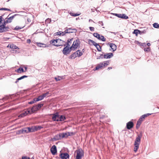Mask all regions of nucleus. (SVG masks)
Returning <instances> with one entry per match:
<instances>
[{
  "instance_id": "nucleus-4",
  "label": "nucleus",
  "mask_w": 159,
  "mask_h": 159,
  "mask_svg": "<svg viewBox=\"0 0 159 159\" xmlns=\"http://www.w3.org/2000/svg\"><path fill=\"white\" fill-rule=\"evenodd\" d=\"M80 42L79 39H77L75 40L74 41L71 47V48H72L73 50H74L80 46Z\"/></svg>"
},
{
  "instance_id": "nucleus-23",
  "label": "nucleus",
  "mask_w": 159,
  "mask_h": 159,
  "mask_svg": "<svg viewBox=\"0 0 159 159\" xmlns=\"http://www.w3.org/2000/svg\"><path fill=\"white\" fill-rule=\"evenodd\" d=\"M142 123V122L138 120L137 122V124L136 126V128L137 129H138L140 127L141 124Z\"/></svg>"
},
{
  "instance_id": "nucleus-20",
  "label": "nucleus",
  "mask_w": 159,
  "mask_h": 159,
  "mask_svg": "<svg viewBox=\"0 0 159 159\" xmlns=\"http://www.w3.org/2000/svg\"><path fill=\"white\" fill-rule=\"evenodd\" d=\"M76 52V53L77 56L78 57H80L83 54L82 52H81L80 50H78Z\"/></svg>"
},
{
  "instance_id": "nucleus-29",
  "label": "nucleus",
  "mask_w": 159,
  "mask_h": 159,
  "mask_svg": "<svg viewBox=\"0 0 159 159\" xmlns=\"http://www.w3.org/2000/svg\"><path fill=\"white\" fill-rule=\"evenodd\" d=\"M17 72L18 73H21L24 72L23 69L22 67H20L17 69Z\"/></svg>"
},
{
  "instance_id": "nucleus-19",
  "label": "nucleus",
  "mask_w": 159,
  "mask_h": 159,
  "mask_svg": "<svg viewBox=\"0 0 159 159\" xmlns=\"http://www.w3.org/2000/svg\"><path fill=\"white\" fill-rule=\"evenodd\" d=\"M73 39V38H72L71 39H68L66 44V46H68L69 47L70 44H71V41Z\"/></svg>"
},
{
  "instance_id": "nucleus-51",
  "label": "nucleus",
  "mask_w": 159,
  "mask_h": 159,
  "mask_svg": "<svg viewBox=\"0 0 159 159\" xmlns=\"http://www.w3.org/2000/svg\"><path fill=\"white\" fill-rule=\"evenodd\" d=\"M144 50L145 52H149L150 50V48L149 47H148L147 48H145L144 49Z\"/></svg>"
},
{
  "instance_id": "nucleus-49",
  "label": "nucleus",
  "mask_w": 159,
  "mask_h": 159,
  "mask_svg": "<svg viewBox=\"0 0 159 159\" xmlns=\"http://www.w3.org/2000/svg\"><path fill=\"white\" fill-rule=\"evenodd\" d=\"M74 133L73 132H68V136H72L73 135H74Z\"/></svg>"
},
{
  "instance_id": "nucleus-32",
  "label": "nucleus",
  "mask_w": 159,
  "mask_h": 159,
  "mask_svg": "<svg viewBox=\"0 0 159 159\" xmlns=\"http://www.w3.org/2000/svg\"><path fill=\"white\" fill-rule=\"evenodd\" d=\"M63 77L58 76L57 77H56L55 78V79L56 80V81H60L63 79Z\"/></svg>"
},
{
  "instance_id": "nucleus-45",
  "label": "nucleus",
  "mask_w": 159,
  "mask_h": 159,
  "mask_svg": "<svg viewBox=\"0 0 159 159\" xmlns=\"http://www.w3.org/2000/svg\"><path fill=\"white\" fill-rule=\"evenodd\" d=\"M6 10V11H11V10L10 9L6 8H0V10Z\"/></svg>"
},
{
  "instance_id": "nucleus-26",
  "label": "nucleus",
  "mask_w": 159,
  "mask_h": 159,
  "mask_svg": "<svg viewBox=\"0 0 159 159\" xmlns=\"http://www.w3.org/2000/svg\"><path fill=\"white\" fill-rule=\"evenodd\" d=\"M59 118V121H63L66 119V117L63 115L60 116Z\"/></svg>"
},
{
  "instance_id": "nucleus-17",
  "label": "nucleus",
  "mask_w": 159,
  "mask_h": 159,
  "mask_svg": "<svg viewBox=\"0 0 159 159\" xmlns=\"http://www.w3.org/2000/svg\"><path fill=\"white\" fill-rule=\"evenodd\" d=\"M110 46L111 49L113 50V51H115L116 49V46L114 43H110Z\"/></svg>"
},
{
  "instance_id": "nucleus-35",
  "label": "nucleus",
  "mask_w": 159,
  "mask_h": 159,
  "mask_svg": "<svg viewBox=\"0 0 159 159\" xmlns=\"http://www.w3.org/2000/svg\"><path fill=\"white\" fill-rule=\"evenodd\" d=\"M4 20V22L2 23V25H0V26H6V24L7 23H9L8 22V21H7V20Z\"/></svg>"
},
{
  "instance_id": "nucleus-47",
  "label": "nucleus",
  "mask_w": 159,
  "mask_h": 159,
  "mask_svg": "<svg viewBox=\"0 0 159 159\" xmlns=\"http://www.w3.org/2000/svg\"><path fill=\"white\" fill-rule=\"evenodd\" d=\"M138 31H139V30H134L133 33L134 34H136V35L137 36V34L138 33Z\"/></svg>"
},
{
  "instance_id": "nucleus-50",
  "label": "nucleus",
  "mask_w": 159,
  "mask_h": 159,
  "mask_svg": "<svg viewBox=\"0 0 159 159\" xmlns=\"http://www.w3.org/2000/svg\"><path fill=\"white\" fill-rule=\"evenodd\" d=\"M98 51L100 52L101 51V46L99 45V46H98V47H97V48H96Z\"/></svg>"
},
{
  "instance_id": "nucleus-15",
  "label": "nucleus",
  "mask_w": 159,
  "mask_h": 159,
  "mask_svg": "<svg viewBox=\"0 0 159 159\" xmlns=\"http://www.w3.org/2000/svg\"><path fill=\"white\" fill-rule=\"evenodd\" d=\"M113 56V54L112 53H107L104 54V58L109 59L112 57Z\"/></svg>"
},
{
  "instance_id": "nucleus-39",
  "label": "nucleus",
  "mask_w": 159,
  "mask_h": 159,
  "mask_svg": "<svg viewBox=\"0 0 159 159\" xmlns=\"http://www.w3.org/2000/svg\"><path fill=\"white\" fill-rule=\"evenodd\" d=\"M42 128V127L41 126H38V127L37 126H34V131H37L38 130Z\"/></svg>"
},
{
  "instance_id": "nucleus-37",
  "label": "nucleus",
  "mask_w": 159,
  "mask_h": 159,
  "mask_svg": "<svg viewBox=\"0 0 159 159\" xmlns=\"http://www.w3.org/2000/svg\"><path fill=\"white\" fill-rule=\"evenodd\" d=\"M62 137L64 138H67L68 137V132L67 133H62Z\"/></svg>"
},
{
  "instance_id": "nucleus-60",
  "label": "nucleus",
  "mask_w": 159,
  "mask_h": 159,
  "mask_svg": "<svg viewBox=\"0 0 159 159\" xmlns=\"http://www.w3.org/2000/svg\"><path fill=\"white\" fill-rule=\"evenodd\" d=\"M31 41L30 39H28L27 40L26 42H27V43H30L31 42Z\"/></svg>"
},
{
  "instance_id": "nucleus-9",
  "label": "nucleus",
  "mask_w": 159,
  "mask_h": 159,
  "mask_svg": "<svg viewBox=\"0 0 159 159\" xmlns=\"http://www.w3.org/2000/svg\"><path fill=\"white\" fill-rule=\"evenodd\" d=\"M65 29H66L65 30V33L66 34L75 33L77 31L75 29L67 28Z\"/></svg>"
},
{
  "instance_id": "nucleus-52",
  "label": "nucleus",
  "mask_w": 159,
  "mask_h": 159,
  "mask_svg": "<svg viewBox=\"0 0 159 159\" xmlns=\"http://www.w3.org/2000/svg\"><path fill=\"white\" fill-rule=\"evenodd\" d=\"M38 98L40 100H41L44 98L42 94L39 96Z\"/></svg>"
},
{
  "instance_id": "nucleus-62",
  "label": "nucleus",
  "mask_w": 159,
  "mask_h": 159,
  "mask_svg": "<svg viewBox=\"0 0 159 159\" xmlns=\"http://www.w3.org/2000/svg\"><path fill=\"white\" fill-rule=\"evenodd\" d=\"M143 116L144 117V118H145V117L148 116V115H147V114H145L144 115H143Z\"/></svg>"
},
{
  "instance_id": "nucleus-46",
  "label": "nucleus",
  "mask_w": 159,
  "mask_h": 159,
  "mask_svg": "<svg viewBox=\"0 0 159 159\" xmlns=\"http://www.w3.org/2000/svg\"><path fill=\"white\" fill-rule=\"evenodd\" d=\"M22 28V27H20L19 26H17L14 29V30H18L21 29Z\"/></svg>"
},
{
  "instance_id": "nucleus-44",
  "label": "nucleus",
  "mask_w": 159,
  "mask_h": 159,
  "mask_svg": "<svg viewBox=\"0 0 159 159\" xmlns=\"http://www.w3.org/2000/svg\"><path fill=\"white\" fill-rule=\"evenodd\" d=\"M28 77L26 75H23L21 77L18 78V80H21L24 78H27Z\"/></svg>"
},
{
  "instance_id": "nucleus-48",
  "label": "nucleus",
  "mask_w": 159,
  "mask_h": 159,
  "mask_svg": "<svg viewBox=\"0 0 159 159\" xmlns=\"http://www.w3.org/2000/svg\"><path fill=\"white\" fill-rule=\"evenodd\" d=\"M66 33H65V31L64 32L62 31H59V35H61L62 36L64 35Z\"/></svg>"
},
{
  "instance_id": "nucleus-55",
  "label": "nucleus",
  "mask_w": 159,
  "mask_h": 159,
  "mask_svg": "<svg viewBox=\"0 0 159 159\" xmlns=\"http://www.w3.org/2000/svg\"><path fill=\"white\" fill-rule=\"evenodd\" d=\"M3 16L4 15H3L2 16H0V23H1L2 21H3L2 19H3Z\"/></svg>"
},
{
  "instance_id": "nucleus-53",
  "label": "nucleus",
  "mask_w": 159,
  "mask_h": 159,
  "mask_svg": "<svg viewBox=\"0 0 159 159\" xmlns=\"http://www.w3.org/2000/svg\"><path fill=\"white\" fill-rule=\"evenodd\" d=\"M58 134L59 135V137L60 139H62V138H63V137H62V133H60L59 134Z\"/></svg>"
},
{
  "instance_id": "nucleus-6",
  "label": "nucleus",
  "mask_w": 159,
  "mask_h": 159,
  "mask_svg": "<svg viewBox=\"0 0 159 159\" xmlns=\"http://www.w3.org/2000/svg\"><path fill=\"white\" fill-rule=\"evenodd\" d=\"M77 155L76 157V159H81L82 157L83 156V152L81 149H79L76 151Z\"/></svg>"
},
{
  "instance_id": "nucleus-34",
  "label": "nucleus",
  "mask_w": 159,
  "mask_h": 159,
  "mask_svg": "<svg viewBox=\"0 0 159 159\" xmlns=\"http://www.w3.org/2000/svg\"><path fill=\"white\" fill-rule=\"evenodd\" d=\"M37 108H38V110H39L41 107L43 106V103L39 104L37 105H36Z\"/></svg>"
},
{
  "instance_id": "nucleus-38",
  "label": "nucleus",
  "mask_w": 159,
  "mask_h": 159,
  "mask_svg": "<svg viewBox=\"0 0 159 159\" xmlns=\"http://www.w3.org/2000/svg\"><path fill=\"white\" fill-rule=\"evenodd\" d=\"M50 93H49V92H46V93H44L43 94H42L43 98H44V97L48 96H49L50 95Z\"/></svg>"
},
{
  "instance_id": "nucleus-54",
  "label": "nucleus",
  "mask_w": 159,
  "mask_h": 159,
  "mask_svg": "<svg viewBox=\"0 0 159 159\" xmlns=\"http://www.w3.org/2000/svg\"><path fill=\"white\" fill-rule=\"evenodd\" d=\"M141 42H139L138 41H135V44H136L138 45H139V46H140V44H141Z\"/></svg>"
},
{
  "instance_id": "nucleus-30",
  "label": "nucleus",
  "mask_w": 159,
  "mask_h": 159,
  "mask_svg": "<svg viewBox=\"0 0 159 159\" xmlns=\"http://www.w3.org/2000/svg\"><path fill=\"white\" fill-rule=\"evenodd\" d=\"M69 14H70L72 16H79V15H80V14H78V13H75V14L74 13H72V12H70L69 13Z\"/></svg>"
},
{
  "instance_id": "nucleus-1",
  "label": "nucleus",
  "mask_w": 159,
  "mask_h": 159,
  "mask_svg": "<svg viewBox=\"0 0 159 159\" xmlns=\"http://www.w3.org/2000/svg\"><path fill=\"white\" fill-rule=\"evenodd\" d=\"M65 42L59 39H52L50 41V43L52 44L53 45L58 47L60 46H65L66 44Z\"/></svg>"
},
{
  "instance_id": "nucleus-2",
  "label": "nucleus",
  "mask_w": 159,
  "mask_h": 159,
  "mask_svg": "<svg viewBox=\"0 0 159 159\" xmlns=\"http://www.w3.org/2000/svg\"><path fill=\"white\" fill-rule=\"evenodd\" d=\"M142 137V134L141 133L140 134L138 135L137 136L136 138L134 144V151L135 152H136L137 151L139 148V145Z\"/></svg>"
},
{
  "instance_id": "nucleus-33",
  "label": "nucleus",
  "mask_w": 159,
  "mask_h": 159,
  "mask_svg": "<svg viewBox=\"0 0 159 159\" xmlns=\"http://www.w3.org/2000/svg\"><path fill=\"white\" fill-rule=\"evenodd\" d=\"M153 26L154 28H159V24L157 23H155L153 24Z\"/></svg>"
},
{
  "instance_id": "nucleus-27",
  "label": "nucleus",
  "mask_w": 159,
  "mask_h": 159,
  "mask_svg": "<svg viewBox=\"0 0 159 159\" xmlns=\"http://www.w3.org/2000/svg\"><path fill=\"white\" fill-rule=\"evenodd\" d=\"M10 47L12 49H19L14 44L11 45Z\"/></svg>"
},
{
  "instance_id": "nucleus-18",
  "label": "nucleus",
  "mask_w": 159,
  "mask_h": 159,
  "mask_svg": "<svg viewBox=\"0 0 159 159\" xmlns=\"http://www.w3.org/2000/svg\"><path fill=\"white\" fill-rule=\"evenodd\" d=\"M77 57L76 53L75 52L73 53L71 55L69 56V58L70 59H73Z\"/></svg>"
},
{
  "instance_id": "nucleus-58",
  "label": "nucleus",
  "mask_w": 159,
  "mask_h": 159,
  "mask_svg": "<svg viewBox=\"0 0 159 159\" xmlns=\"http://www.w3.org/2000/svg\"><path fill=\"white\" fill-rule=\"evenodd\" d=\"M89 28L91 31H93L94 30V28L93 27H90Z\"/></svg>"
},
{
  "instance_id": "nucleus-16",
  "label": "nucleus",
  "mask_w": 159,
  "mask_h": 159,
  "mask_svg": "<svg viewBox=\"0 0 159 159\" xmlns=\"http://www.w3.org/2000/svg\"><path fill=\"white\" fill-rule=\"evenodd\" d=\"M36 105H35L33 106L31 109L30 108V110H31L30 112L31 114V113H33L35 111H36L38 110V109L36 107Z\"/></svg>"
},
{
  "instance_id": "nucleus-7",
  "label": "nucleus",
  "mask_w": 159,
  "mask_h": 159,
  "mask_svg": "<svg viewBox=\"0 0 159 159\" xmlns=\"http://www.w3.org/2000/svg\"><path fill=\"white\" fill-rule=\"evenodd\" d=\"M29 113L31 114L30 111V108H28L26 110L20 114L19 116V117H23L25 116H26Z\"/></svg>"
},
{
  "instance_id": "nucleus-8",
  "label": "nucleus",
  "mask_w": 159,
  "mask_h": 159,
  "mask_svg": "<svg viewBox=\"0 0 159 159\" xmlns=\"http://www.w3.org/2000/svg\"><path fill=\"white\" fill-rule=\"evenodd\" d=\"M52 119L53 121H59L60 115H59L58 112H56V113L52 114Z\"/></svg>"
},
{
  "instance_id": "nucleus-41",
  "label": "nucleus",
  "mask_w": 159,
  "mask_h": 159,
  "mask_svg": "<svg viewBox=\"0 0 159 159\" xmlns=\"http://www.w3.org/2000/svg\"><path fill=\"white\" fill-rule=\"evenodd\" d=\"M104 55L101 54L100 55V56L98 57L97 59H100L101 58V59L104 58Z\"/></svg>"
},
{
  "instance_id": "nucleus-14",
  "label": "nucleus",
  "mask_w": 159,
  "mask_h": 159,
  "mask_svg": "<svg viewBox=\"0 0 159 159\" xmlns=\"http://www.w3.org/2000/svg\"><path fill=\"white\" fill-rule=\"evenodd\" d=\"M134 123L132 121H130L126 124V128L128 129H130L134 126Z\"/></svg>"
},
{
  "instance_id": "nucleus-61",
  "label": "nucleus",
  "mask_w": 159,
  "mask_h": 159,
  "mask_svg": "<svg viewBox=\"0 0 159 159\" xmlns=\"http://www.w3.org/2000/svg\"><path fill=\"white\" fill-rule=\"evenodd\" d=\"M95 45H94V46H95L96 48H97V47H98V46H99V45L98 43H96Z\"/></svg>"
},
{
  "instance_id": "nucleus-56",
  "label": "nucleus",
  "mask_w": 159,
  "mask_h": 159,
  "mask_svg": "<svg viewBox=\"0 0 159 159\" xmlns=\"http://www.w3.org/2000/svg\"><path fill=\"white\" fill-rule=\"evenodd\" d=\"M146 43H141L140 46L144 47V46H146Z\"/></svg>"
},
{
  "instance_id": "nucleus-64",
  "label": "nucleus",
  "mask_w": 159,
  "mask_h": 159,
  "mask_svg": "<svg viewBox=\"0 0 159 159\" xmlns=\"http://www.w3.org/2000/svg\"><path fill=\"white\" fill-rule=\"evenodd\" d=\"M25 69V70L24 71V72H26L27 70V68L26 67H24Z\"/></svg>"
},
{
  "instance_id": "nucleus-42",
  "label": "nucleus",
  "mask_w": 159,
  "mask_h": 159,
  "mask_svg": "<svg viewBox=\"0 0 159 159\" xmlns=\"http://www.w3.org/2000/svg\"><path fill=\"white\" fill-rule=\"evenodd\" d=\"M113 15L118 17L119 18H121V14H116V13H113Z\"/></svg>"
},
{
  "instance_id": "nucleus-21",
  "label": "nucleus",
  "mask_w": 159,
  "mask_h": 159,
  "mask_svg": "<svg viewBox=\"0 0 159 159\" xmlns=\"http://www.w3.org/2000/svg\"><path fill=\"white\" fill-rule=\"evenodd\" d=\"M37 45L39 47H46V44L44 43H37Z\"/></svg>"
},
{
  "instance_id": "nucleus-12",
  "label": "nucleus",
  "mask_w": 159,
  "mask_h": 159,
  "mask_svg": "<svg viewBox=\"0 0 159 159\" xmlns=\"http://www.w3.org/2000/svg\"><path fill=\"white\" fill-rule=\"evenodd\" d=\"M9 28L8 26H0V33H2L9 31Z\"/></svg>"
},
{
  "instance_id": "nucleus-31",
  "label": "nucleus",
  "mask_w": 159,
  "mask_h": 159,
  "mask_svg": "<svg viewBox=\"0 0 159 159\" xmlns=\"http://www.w3.org/2000/svg\"><path fill=\"white\" fill-rule=\"evenodd\" d=\"M121 18L123 19H127L129 18L128 17L126 16L125 14H121Z\"/></svg>"
},
{
  "instance_id": "nucleus-28",
  "label": "nucleus",
  "mask_w": 159,
  "mask_h": 159,
  "mask_svg": "<svg viewBox=\"0 0 159 159\" xmlns=\"http://www.w3.org/2000/svg\"><path fill=\"white\" fill-rule=\"evenodd\" d=\"M28 133L30 132H34V129L33 128H30V127H27Z\"/></svg>"
},
{
  "instance_id": "nucleus-3",
  "label": "nucleus",
  "mask_w": 159,
  "mask_h": 159,
  "mask_svg": "<svg viewBox=\"0 0 159 159\" xmlns=\"http://www.w3.org/2000/svg\"><path fill=\"white\" fill-rule=\"evenodd\" d=\"M109 62V61H104V64H103V63H100L99 64L97 65V66L96 67L95 69H94V70H98L99 69L102 68L104 66L105 67L107 66L108 65Z\"/></svg>"
},
{
  "instance_id": "nucleus-63",
  "label": "nucleus",
  "mask_w": 159,
  "mask_h": 159,
  "mask_svg": "<svg viewBox=\"0 0 159 159\" xmlns=\"http://www.w3.org/2000/svg\"><path fill=\"white\" fill-rule=\"evenodd\" d=\"M98 23L99 24H101V25L102 26L103 25V23H102V22H100V21H99V22H98Z\"/></svg>"
},
{
  "instance_id": "nucleus-22",
  "label": "nucleus",
  "mask_w": 159,
  "mask_h": 159,
  "mask_svg": "<svg viewBox=\"0 0 159 159\" xmlns=\"http://www.w3.org/2000/svg\"><path fill=\"white\" fill-rule=\"evenodd\" d=\"M58 134L55 135L53 138V140L54 141L58 140H60Z\"/></svg>"
},
{
  "instance_id": "nucleus-25",
  "label": "nucleus",
  "mask_w": 159,
  "mask_h": 159,
  "mask_svg": "<svg viewBox=\"0 0 159 159\" xmlns=\"http://www.w3.org/2000/svg\"><path fill=\"white\" fill-rule=\"evenodd\" d=\"M27 129H27V127L23 129L22 130H20L19 132L20 133H23L24 132L28 133V132Z\"/></svg>"
},
{
  "instance_id": "nucleus-11",
  "label": "nucleus",
  "mask_w": 159,
  "mask_h": 159,
  "mask_svg": "<svg viewBox=\"0 0 159 159\" xmlns=\"http://www.w3.org/2000/svg\"><path fill=\"white\" fill-rule=\"evenodd\" d=\"M59 156L62 159H67L69 158L70 157L69 154L67 153H61Z\"/></svg>"
},
{
  "instance_id": "nucleus-59",
  "label": "nucleus",
  "mask_w": 159,
  "mask_h": 159,
  "mask_svg": "<svg viewBox=\"0 0 159 159\" xmlns=\"http://www.w3.org/2000/svg\"><path fill=\"white\" fill-rule=\"evenodd\" d=\"M138 33L141 34H142V33H144V32H143V31H141L139 30V31H138Z\"/></svg>"
},
{
  "instance_id": "nucleus-24",
  "label": "nucleus",
  "mask_w": 159,
  "mask_h": 159,
  "mask_svg": "<svg viewBox=\"0 0 159 159\" xmlns=\"http://www.w3.org/2000/svg\"><path fill=\"white\" fill-rule=\"evenodd\" d=\"M93 35L98 39H100V35L99 34L97 33H94L93 34Z\"/></svg>"
},
{
  "instance_id": "nucleus-10",
  "label": "nucleus",
  "mask_w": 159,
  "mask_h": 159,
  "mask_svg": "<svg viewBox=\"0 0 159 159\" xmlns=\"http://www.w3.org/2000/svg\"><path fill=\"white\" fill-rule=\"evenodd\" d=\"M11 14H9L7 17L6 18V19H7V21H8V23H10L11 22L12 20L14 19V18L16 16H20L19 14H16L13 16H10V17H8Z\"/></svg>"
},
{
  "instance_id": "nucleus-13",
  "label": "nucleus",
  "mask_w": 159,
  "mask_h": 159,
  "mask_svg": "<svg viewBox=\"0 0 159 159\" xmlns=\"http://www.w3.org/2000/svg\"><path fill=\"white\" fill-rule=\"evenodd\" d=\"M51 152L53 155H55L57 153V149L55 145H53L50 149Z\"/></svg>"
},
{
  "instance_id": "nucleus-36",
  "label": "nucleus",
  "mask_w": 159,
  "mask_h": 159,
  "mask_svg": "<svg viewBox=\"0 0 159 159\" xmlns=\"http://www.w3.org/2000/svg\"><path fill=\"white\" fill-rule=\"evenodd\" d=\"M88 42H89V44H90V43H91L93 45H95V44L96 43L93 40H92L90 39H89Z\"/></svg>"
},
{
  "instance_id": "nucleus-43",
  "label": "nucleus",
  "mask_w": 159,
  "mask_h": 159,
  "mask_svg": "<svg viewBox=\"0 0 159 159\" xmlns=\"http://www.w3.org/2000/svg\"><path fill=\"white\" fill-rule=\"evenodd\" d=\"M99 40H101L103 41H106V39L104 38V36L102 35H101L100 36V39Z\"/></svg>"
},
{
  "instance_id": "nucleus-57",
  "label": "nucleus",
  "mask_w": 159,
  "mask_h": 159,
  "mask_svg": "<svg viewBox=\"0 0 159 159\" xmlns=\"http://www.w3.org/2000/svg\"><path fill=\"white\" fill-rule=\"evenodd\" d=\"M22 159H30V157H27L26 156H23L22 157Z\"/></svg>"
},
{
  "instance_id": "nucleus-40",
  "label": "nucleus",
  "mask_w": 159,
  "mask_h": 159,
  "mask_svg": "<svg viewBox=\"0 0 159 159\" xmlns=\"http://www.w3.org/2000/svg\"><path fill=\"white\" fill-rule=\"evenodd\" d=\"M145 119L144 117L142 115L140 117L138 120L142 122Z\"/></svg>"
},
{
  "instance_id": "nucleus-5",
  "label": "nucleus",
  "mask_w": 159,
  "mask_h": 159,
  "mask_svg": "<svg viewBox=\"0 0 159 159\" xmlns=\"http://www.w3.org/2000/svg\"><path fill=\"white\" fill-rule=\"evenodd\" d=\"M72 50H73L71 47L69 48L68 46H66L64 47L63 51L62 53L64 55H67L69 54Z\"/></svg>"
}]
</instances>
